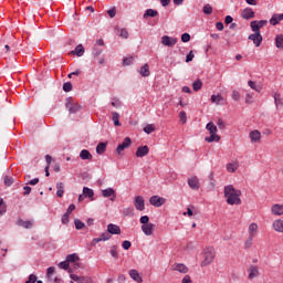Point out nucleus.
I'll return each mask as SVG.
<instances>
[{
    "mask_svg": "<svg viewBox=\"0 0 283 283\" xmlns=\"http://www.w3.org/2000/svg\"><path fill=\"white\" fill-rule=\"evenodd\" d=\"M223 193L224 198H227L228 205H242V199H240V196H242V191L235 189L233 185L226 186Z\"/></svg>",
    "mask_w": 283,
    "mask_h": 283,
    "instance_id": "obj_1",
    "label": "nucleus"
},
{
    "mask_svg": "<svg viewBox=\"0 0 283 283\" xmlns=\"http://www.w3.org/2000/svg\"><path fill=\"white\" fill-rule=\"evenodd\" d=\"M214 259L216 250H213V248H206L203 250V261L201 262V266H209Z\"/></svg>",
    "mask_w": 283,
    "mask_h": 283,
    "instance_id": "obj_2",
    "label": "nucleus"
},
{
    "mask_svg": "<svg viewBox=\"0 0 283 283\" xmlns=\"http://www.w3.org/2000/svg\"><path fill=\"white\" fill-rule=\"evenodd\" d=\"M65 107L70 114H78V111L82 109L78 103L72 102V97L65 99Z\"/></svg>",
    "mask_w": 283,
    "mask_h": 283,
    "instance_id": "obj_3",
    "label": "nucleus"
},
{
    "mask_svg": "<svg viewBox=\"0 0 283 283\" xmlns=\"http://www.w3.org/2000/svg\"><path fill=\"white\" fill-rule=\"evenodd\" d=\"M248 39L249 41H253L255 48H260V45H262L263 38L262 33L259 31H254V33L250 34Z\"/></svg>",
    "mask_w": 283,
    "mask_h": 283,
    "instance_id": "obj_4",
    "label": "nucleus"
},
{
    "mask_svg": "<svg viewBox=\"0 0 283 283\" xmlns=\"http://www.w3.org/2000/svg\"><path fill=\"white\" fill-rule=\"evenodd\" d=\"M129 147H132V138L125 137L123 143L117 146L116 153L120 155L123 151H125V149H129Z\"/></svg>",
    "mask_w": 283,
    "mask_h": 283,
    "instance_id": "obj_5",
    "label": "nucleus"
},
{
    "mask_svg": "<svg viewBox=\"0 0 283 283\" xmlns=\"http://www.w3.org/2000/svg\"><path fill=\"white\" fill-rule=\"evenodd\" d=\"M161 43L163 45H166V48H174L178 43V38H171L169 35H163L161 36Z\"/></svg>",
    "mask_w": 283,
    "mask_h": 283,
    "instance_id": "obj_6",
    "label": "nucleus"
},
{
    "mask_svg": "<svg viewBox=\"0 0 283 283\" xmlns=\"http://www.w3.org/2000/svg\"><path fill=\"white\" fill-rule=\"evenodd\" d=\"M266 23H269V21H266V20H260V21L254 20V21H252L251 24H250L252 32H260V29L264 28V25H266Z\"/></svg>",
    "mask_w": 283,
    "mask_h": 283,
    "instance_id": "obj_7",
    "label": "nucleus"
},
{
    "mask_svg": "<svg viewBox=\"0 0 283 283\" xmlns=\"http://www.w3.org/2000/svg\"><path fill=\"white\" fill-rule=\"evenodd\" d=\"M248 273L249 280H255L256 277H260V268H258V265H250Z\"/></svg>",
    "mask_w": 283,
    "mask_h": 283,
    "instance_id": "obj_8",
    "label": "nucleus"
},
{
    "mask_svg": "<svg viewBox=\"0 0 283 283\" xmlns=\"http://www.w3.org/2000/svg\"><path fill=\"white\" fill-rule=\"evenodd\" d=\"M103 198H111L112 202L116 200V190L114 188H106L102 190Z\"/></svg>",
    "mask_w": 283,
    "mask_h": 283,
    "instance_id": "obj_9",
    "label": "nucleus"
},
{
    "mask_svg": "<svg viewBox=\"0 0 283 283\" xmlns=\"http://www.w3.org/2000/svg\"><path fill=\"white\" fill-rule=\"evenodd\" d=\"M137 211H145V199L142 196H136L134 200Z\"/></svg>",
    "mask_w": 283,
    "mask_h": 283,
    "instance_id": "obj_10",
    "label": "nucleus"
},
{
    "mask_svg": "<svg viewBox=\"0 0 283 283\" xmlns=\"http://www.w3.org/2000/svg\"><path fill=\"white\" fill-rule=\"evenodd\" d=\"M149 202L153 205V207H163V205L166 202V199L163 197L153 196L150 197Z\"/></svg>",
    "mask_w": 283,
    "mask_h": 283,
    "instance_id": "obj_11",
    "label": "nucleus"
},
{
    "mask_svg": "<svg viewBox=\"0 0 283 283\" xmlns=\"http://www.w3.org/2000/svg\"><path fill=\"white\" fill-rule=\"evenodd\" d=\"M241 17L245 21H249L250 19H255V12L251 8H245L243 9Z\"/></svg>",
    "mask_w": 283,
    "mask_h": 283,
    "instance_id": "obj_12",
    "label": "nucleus"
},
{
    "mask_svg": "<svg viewBox=\"0 0 283 283\" xmlns=\"http://www.w3.org/2000/svg\"><path fill=\"white\" fill-rule=\"evenodd\" d=\"M188 186L190 189H193L195 191H198L200 189V179L198 177H191L188 179Z\"/></svg>",
    "mask_w": 283,
    "mask_h": 283,
    "instance_id": "obj_13",
    "label": "nucleus"
},
{
    "mask_svg": "<svg viewBox=\"0 0 283 283\" xmlns=\"http://www.w3.org/2000/svg\"><path fill=\"white\" fill-rule=\"evenodd\" d=\"M107 232L109 233V235H120V227L114 223H109L107 226Z\"/></svg>",
    "mask_w": 283,
    "mask_h": 283,
    "instance_id": "obj_14",
    "label": "nucleus"
},
{
    "mask_svg": "<svg viewBox=\"0 0 283 283\" xmlns=\"http://www.w3.org/2000/svg\"><path fill=\"white\" fill-rule=\"evenodd\" d=\"M149 154V146H139L136 150L137 158H145Z\"/></svg>",
    "mask_w": 283,
    "mask_h": 283,
    "instance_id": "obj_15",
    "label": "nucleus"
},
{
    "mask_svg": "<svg viewBox=\"0 0 283 283\" xmlns=\"http://www.w3.org/2000/svg\"><path fill=\"white\" fill-rule=\"evenodd\" d=\"M271 213L272 216H283V205L274 203L271 207Z\"/></svg>",
    "mask_w": 283,
    "mask_h": 283,
    "instance_id": "obj_16",
    "label": "nucleus"
},
{
    "mask_svg": "<svg viewBox=\"0 0 283 283\" xmlns=\"http://www.w3.org/2000/svg\"><path fill=\"white\" fill-rule=\"evenodd\" d=\"M142 231L145 235H154V223L142 224Z\"/></svg>",
    "mask_w": 283,
    "mask_h": 283,
    "instance_id": "obj_17",
    "label": "nucleus"
},
{
    "mask_svg": "<svg viewBox=\"0 0 283 283\" xmlns=\"http://www.w3.org/2000/svg\"><path fill=\"white\" fill-rule=\"evenodd\" d=\"M272 227L276 233H283V220L276 219L273 221Z\"/></svg>",
    "mask_w": 283,
    "mask_h": 283,
    "instance_id": "obj_18",
    "label": "nucleus"
},
{
    "mask_svg": "<svg viewBox=\"0 0 283 283\" xmlns=\"http://www.w3.org/2000/svg\"><path fill=\"white\" fill-rule=\"evenodd\" d=\"M174 271H178V273L187 274L189 273V268H187L185 263H177L174 265Z\"/></svg>",
    "mask_w": 283,
    "mask_h": 283,
    "instance_id": "obj_19",
    "label": "nucleus"
},
{
    "mask_svg": "<svg viewBox=\"0 0 283 283\" xmlns=\"http://www.w3.org/2000/svg\"><path fill=\"white\" fill-rule=\"evenodd\" d=\"M280 21H283V13H274L270 19V24L277 25Z\"/></svg>",
    "mask_w": 283,
    "mask_h": 283,
    "instance_id": "obj_20",
    "label": "nucleus"
},
{
    "mask_svg": "<svg viewBox=\"0 0 283 283\" xmlns=\"http://www.w3.org/2000/svg\"><path fill=\"white\" fill-rule=\"evenodd\" d=\"M138 74H140V76H143L144 78H147V76H149V74H151V72L149 71V64H144L138 70Z\"/></svg>",
    "mask_w": 283,
    "mask_h": 283,
    "instance_id": "obj_21",
    "label": "nucleus"
},
{
    "mask_svg": "<svg viewBox=\"0 0 283 283\" xmlns=\"http://www.w3.org/2000/svg\"><path fill=\"white\" fill-rule=\"evenodd\" d=\"M129 275L134 282L143 283V276H140V273H138L137 270H130Z\"/></svg>",
    "mask_w": 283,
    "mask_h": 283,
    "instance_id": "obj_22",
    "label": "nucleus"
},
{
    "mask_svg": "<svg viewBox=\"0 0 283 283\" xmlns=\"http://www.w3.org/2000/svg\"><path fill=\"white\" fill-rule=\"evenodd\" d=\"M261 138H262V134H260V130L250 132L251 143H258Z\"/></svg>",
    "mask_w": 283,
    "mask_h": 283,
    "instance_id": "obj_23",
    "label": "nucleus"
},
{
    "mask_svg": "<svg viewBox=\"0 0 283 283\" xmlns=\"http://www.w3.org/2000/svg\"><path fill=\"white\" fill-rule=\"evenodd\" d=\"M239 167H240V164L238 161H232L227 165V170L229 171V174H235Z\"/></svg>",
    "mask_w": 283,
    "mask_h": 283,
    "instance_id": "obj_24",
    "label": "nucleus"
},
{
    "mask_svg": "<svg viewBox=\"0 0 283 283\" xmlns=\"http://www.w3.org/2000/svg\"><path fill=\"white\" fill-rule=\"evenodd\" d=\"M149 17L154 19V17H158V12L154 9H147L143 14V19H149Z\"/></svg>",
    "mask_w": 283,
    "mask_h": 283,
    "instance_id": "obj_25",
    "label": "nucleus"
},
{
    "mask_svg": "<svg viewBox=\"0 0 283 283\" xmlns=\"http://www.w3.org/2000/svg\"><path fill=\"white\" fill-rule=\"evenodd\" d=\"M107 150V143H99L96 146V154L103 156V153Z\"/></svg>",
    "mask_w": 283,
    "mask_h": 283,
    "instance_id": "obj_26",
    "label": "nucleus"
},
{
    "mask_svg": "<svg viewBox=\"0 0 283 283\" xmlns=\"http://www.w3.org/2000/svg\"><path fill=\"white\" fill-rule=\"evenodd\" d=\"M56 197L57 198H63V193H65V185L63 182H57L56 184Z\"/></svg>",
    "mask_w": 283,
    "mask_h": 283,
    "instance_id": "obj_27",
    "label": "nucleus"
},
{
    "mask_svg": "<svg viewBox=\"0 0 283 283\" xmlns=\"http://www.w3.org/2000/svg\"><path fill=\"white\" fill-rule=\"evenodd\" d=\"M80 158L81 160H92V153L87 149H83L80 153Z\"/></svg>",
    "mask_w": 283,
    "mask_h": 283,
    "instance_id": "obj_28",
    "label": "nucleus"
},
{
    "mask_svg": "<svg viewBox=\"0 0 283 283\" xmlns=\"http://www.w3.org/2000/svg\"><path fill=\"white\" fill-rule=\"evenodd\" d=\"M112 120H113L115 127H120V114H118V112L112 113Z\"/></svg>",
    "mask_w": 283,
    "mask_h": 283,
    "instance_id": "obj_29",
    "label": "nucleus"
},
{
    "mask_svg": "<svg viewBox=\"0 0 283 283\" xmlns=\"http://www.w3.org/2000/svg\"><path fill=\"white\" fill-rule=\"evenodd\" d=\"M83 196H84V198H90L91 200H94V190L91 188L84 187Z\"/></svg>",
    "mask_w": 283,
    "mask_h": 283,
    "instance_id": "obj_30",
    "label": "nucleus"
},
{
    "mask_svg": "<svg viewBox=\"0 0 283 283\" xmlns=\"http://www.w3.org/2000/svg\"><path fill=\"white\" fill-rule=\"evenodd\" d=\"M72 54H75V56H83L85 54V48H83V44H78L74 51H72Z\"/></svg>",
    "mask_w": 283,
    "mask_h": 283,
    "instance_id": "obj_31",
    "label": "nucleus"
},
{
    "mask_svg": "<svg viewBox=\"0 0 283 283\" xmlns=\"http://www.w3.org/2000/svg\"><path fill=\"white\" fill-rule=\"evenodd\" d=\"M255 233H258V223H251L249 226V237L255 238Z\"/></svg>",
    "mask_w": 283,
    "mask_h": 283,
    "instance_id": "obj_32",
    "label": "nucleus"
},
{
    "mask_svg": "<svg viewBox=\"0 0 283 283\" xmlns=\"http://www.w3.org/2000/svg\"><path fill=\"white\" fill-rule=\"evenodd\" d=\"M8 212V205L3 200V198H0V216H6Z\"/></svg>",
    "mask_w": 283,
    "mask_h": 283,
    "instance_id": "obj_33",
    "label": "nucleus"
},
{
    "mask_svg": "<svg viewBox=\"0 0 283 283\" xmlns=\"http://www.w3.org/2000/svg\"><path fill=\"white\" fill-rule=\"evenodd\" d=\"M275 46L279 50H283V34H279L275 36Z\"/></svg>",
    "mask_w": 283,
    "mask_h": 283,
    "instance_id": "obj_34",
    "label": "nucleus"
},
{
    "mask_svg": "<svg viewBox=\"0 0 283 283\" xmlns=\"http://www.w3.org/2000/svg\"><path fill=\"white\" fill-rule=\"evenodd\" d=\"M273 98H274V104H275V107H282L283 105V102H282V97L279 93H274L273 95Z\"/></svg>",
    "mask_w": 283,
    "mask_h": 283,
    "instance_id": "obj_35",
    "label": "nucleus"
},
{
    "mask_svg": "<svg viewBox=\"0 0 283 283\" xmlns=\"http://www.w3.org/2000/svg\"><path fill=\"white\" fill-rule=\"evenodd\" d=\"M112 107H115L116 109H120L123 107V102L118 99V97H113L111 102Z\"/></svg>",
    "mask_w": 283,
    "mask_h": 283,
    "instance_id": "obj_36",
    "label": "nucleus"
},
{
    "mask_svg": "<svg viewBox=\"0 0 283 283\" xmlns=\"http://www.w3.org/2000/svg\"><path fill=\"white\" fill-rule=\"evenodd\" d=\"M207 143H220V136L218 134H211V136L206 137Z\"/></svg>",
    "mask_w": 283,
    "mask_h": 283,
    "instance_id": "obj_37",
    "label": "nucleus"
},
{
    "mask_svg": "<svg viewBox=\"0 0 283 283\" xmlns=\"http://www.w3.org/2000/svg\"><path fill=\"white\" fill-rule=\"evenodd\" d=\"M206 129L210 132V134H217L218 133V126L213 124V122H210L207 124Z\"/></svg>",
    "mask_w": 283,
    "mask_h": 283,
    "instance_id": "obj_38",
    "label": "nucleus"
},
{
    "mask_svg": "<svg viewBox=\"0 0 283 283\" xmlns=\"http://www.w3.org/2000/svg\"><path fill=\"white\" fill-rule=\"evenodd\" d=\"M3 182L7 187H12V185H14V178H12L8 175H4L3 176Z\"/></svg>",
    "mask_w": 283,
    "mask_h": 283,
    "instance_id": "obj_39",
    "label": "nucleus"
},
{
    "mask_svg": "<svg viewBox=\"0 0 283 283\" xmlns=\"http://www.w3.org/2000/svg\"><path fill=\"white\" fill-rule=\"evenodd\" d=\"M19 227H23V229H31L32 222L31 221H23L22 219L18 220Z\"/></svg>",
    "mask_w": 283,
    "mask_h": 283,
    "instance_id": "obj_40",
    "label": "nucleus"
},
{
    "mask_svg": "<svg viewBox=\"0 0 283 283\" xmlns=\"http://www.w3.org/2000/svg\"><path fill=\"white\" fill-rule=\"evenodd\" d=\"M192 90H193L195 92H200V90H202V81L196 80V81L192 83Z\"/></svg>",
    "mask_w": 283,
    "mask_h": 283,
    "instance_id": "obj_41",
    "label": "nucleus"
},
{
    "mask_svg": "<svg viewBox=\"0 0 283 283\" xmlns=\"http://www.w3.org/2000/svg\"><path fill=\"white\" fill-rule=\"evenodd\" d=\"M99 240L102 242H107V240H112V234L109 232L105 231L99 234Z\"/></svg>",
    "mask_w": 283,
    "mask_h": 283,
    "instance_id": "obj_42",
    "label": "nucleus"
},
{
    "mask_svg": "<svg viewBox=\"0 0 283 283\" xmlns=\"http://www.w3.org/2000/svg\"><path fill=\"white\" fill-rule=\"evenodd\" d=\"M66 261L69 264L72 262H78V254L73 253V254L66 255Z\"/></svg>",
    "mask_w": 283,
    "mask_h": 283,
    "instance_id": "obj_43",
    "label": "nucleus"
},
{
    "mask_svg": "<svg viewBox=\"0 0 283 283\" xmlns=\"http://www.w3.org/2000/svg\"><path fill=\"white\" fill-rule=\"evenodd\" d=\"M202 12L203 14H213V7H211V4H205Z\"/></svg>",
    "mask_w": 283,
    "mask_h": 283,
    "instance_id": "obj_44",
    "label": "nucleus"
},
{
    "mask_svg": "<svg viewBox=\"0 0 283 283\" xmlns=\"http://www.w3.org/2000/svg\"><path fill=\"white\" fill-rule=\"evenodd\" d=\"M103 54V49L98 48V46H94L93 49V57L97 59V56H101Z\"/></svg>",
    "mask_w": 283,
    "mask_h": 283,
    "instance_id": "obj_45",
    "label": "nucleus"
},
{
    "mask_svg": "<svg viewBox=\"0 0 283 283\" xmlns=\"http://www.w3.org/2000/svg\"><path fill=\"white\" fill-rule=\"evenodd\" d=\"M74 224H75V229L77 231H81V229L85 228V223L83 221H81L80 219H75Z\"/></svg>",
    "mask_w": 283,
    "mask_h": 283,
    "instance_id": "obj_46",
    "label": "nucleus"
},
{
    "mask_svg": "<svg viewBox=\"0 0 283 283\" xmlns=\"http://www.w3.org/2000/svg\"><path fill=\"white\" fill-rule=\"evenodd\" d=\"M145 134H153V132H156V127H154V124H148L144 127Z\"/></svg>",
    "mask_w": 283,
    "mask_h": 283,
    "instance_id": "obj_47",
    "label": "nucleus"
},
{
    "mask_svg": "<svg viewBox=\"0 0 283 283\" xmlns=\"http://www.w3.org/2000/svg\"><path fill=\"white\" fill-rule=\"evenodd\" d=\"M109 253H111L112 258H114V260H118V250H117L116 245H113L111 248Z\"/></svg>",
    "mask_w": 283,
    "mask_h": 283,
    "instance_id": "obj_48",
    "label": "nucleus"
},
{
    "mask_svg": "<svg viewBox=\"0 0 283 283\" xmlns=\"http://www.w3.org/2000/svg\"><path fill=\"white\" fill-rule=\"evenodd\" d=\"M59 269H62L63 271H67L70 269V263L65 260L59 263Z\"/></svg>",
    "mask_w": 283,
    "mask_h": 283,
    "instance_id": "obj_49",
    "label": "nucleus"
},
{
    "mask_svg": "<svg viewBox=\"0 0 283 283\" xmlns=\"http://www.w3.org/2000/svg\"><path fill=\"white\" fill-rule=\"evenodd\" d=\"M122 247L124 251H129V249H132V241L129 240L123 241Z\"/></svg>",
    "mask_w": 283,
    "mask_h": 283,
    "instance_id": "obj_50",
    "label": "nucleus"
},
{
    "mask_svg": "<svg viewBox=\"0 0 283 283\" xmlns=\"http://www.w3.org/2000/svg\"><path fill=\"white\" fill-rule=\"evenodd\" d=\"M212 103H216V105H220V101H222V96L220 95H211Z\"/></svg>",
    "mask_w": 283,
    "mask_h": 283,
    "instance_id": "obj_51",
    "label": "nucleus"
},
{
    "mask_svg": "<svg viewBox=\"0 0 283 283\" xmlns=\"http://www.w3.org/2000/svg\"><path fill=\"white\" fill-rule=\"evenodd\" d=\"M253 238L254 237H249L248 240L244 242L245 249H251V247H253Z\"/></svg>",
    "mask_w": 283,
    "mask_h": 283,
    "instance_id": "obj_52",
    "label": "nucleus"
},
{
    "mask_svg": "<svg viewBox=\"0 0 283 283\" xmlns=\"http://www.w3.org/2000/svg\"><path fill=\"white\" fill-rule=\"evenodd\" d=\"M182 43H189L191 41V35L189 33H184L181 35Z\"/></svg>",
    "mask_w": 283,
    "mask_h": 283,
    "instance_id": "obj_53",
    "label": "nucleus"
},
{
    "mask_svg": "<svg viewBox=\"0 0 283 283\" xmlns=\"http://www.w3.org/2000/svg\"><path fill=\"white\" fill-rule=\"evenodd\" d=\"M179 118H180L182 125H185V123H187V113L185 111H181L179 113Z\"/></svg>",
    "mask_w": 283,
    "mask_h": 283,
    "instance_id": "obj_54",
    "label": "nucleus"
},
{
    "mask_svg": "<svg viewBox=\"0 0 283 283\" xmlns=\"http://www.w3.org/2000/svg\"><path fill=\"white\" fill-rule=\"evenodd\" d=\"M63 92H72V82H66L63 84Z\"/></svg>",
    "mask_w": 283,
    "mask_h": 283,
    "instance_id": "obj_55",
    "label": "nucleus"
},
{
    "mask_svg": "<svg viewBox=\"0 0 283 283\" xmlns=\"http://www.w3.org/2000/svg\"><path fill=\"white\" fill-rule=\"evenodd\" d=\"M195 54H193V51H190L187 56H186V63H191V61H193L195 59Z\"/></svg>",
    "mask_w": 283,
    "mask_h": 283,
    "instance_id": "obj_56",
    "label": "nucleus"
},
{
    "mask_svg": "<svg viewBox=\"0 0 283 283\" xmlns=\"http://www.w3.org/2000/svg\"><path fill=\"white\" fill-rule=\"evenodd\" d=\"M119 36H122V39H129V32L127 31V29H122Z\"/></svg>",
    "mask_w": 283,
    "mask_h": 283,
    "instance_id": "obj_57",
    "label": "nucleus"
},
{
    "mask_svg": "<svg viewBox=\"0 0 283 283\" xmlns=\"http://www.w3.org/2000/svg\"><path fill=\"white\" fill-rule=\"evenodd\" d=\"M36 275L35 274H30L29 279L24 283H36Z\"/></svg>",
    "mask_w": 283,
    "mask_h": 283,
    "instance_id": "obj_58",
    "label": "nucleus"
},
{
    "mask_svg": "<svg viewBox=\"0 0 283 283\" xmlns=\"http://www.w3.org/2000/svg\"><path fill=\"white\" fill-rule=\"evenodd\" d=\"M139 222L140 224H149V216H142Z\"/></svg>",
    "mask_w": 283,
    "mask_h": 283,
    "instance_id": "obj_59",
    "label": "nucleus"
},
{
    "mask_svg": "<svg viewBox=\"0 0 283 283\" xmlns=\"http://www.w3.org/2000/svg\"><path fill=\"white\" fill-rule=\"evenodd\" d=\"M132 63H134L133 57H124L123 59V65H132Z\"/></svg>",
    "mask_w": 283,
    "mask_h": 283,
    "instance_id": "obj_60",
    "label": "nucleus"
},
{
    "mask_svg": "<svg viewBox=\"0 0 283 283\" xmlns=\"http://www.w3.org/2000/svg\"><path fill=\"white\" fill-rule=\"evenodd\" d=\"M232 101H235V102L240 101V92L238 91L232 92Z\"/></svg>",
    "mask_w": 283,
    "mask_h": 283,
    "instance_id": "obj_61",
    "label": "nucleus"
},
{
    "mask_svg": "<svg viewBox=\"0 0 283 283\" xmlns=\"http://www.w3.org/2000/svg\"><path fill=\"white\" fill-rule=\"evenodd\" d=\"M124 216H134V210L132 208H126L123 210Z\"/></svg>",
    "mask_w": 283,
    "mask_h": 283,
    "instance_id": "obj_62",
    "label": "nucleus"
},
{
    "mask_svg": "<svg viewBox=\"0 0 283 283\" xmlns=\"http://www.w3.org/2000/svg\"><path fill=\"white\" fill-rule=\"evenodd\" d=\"M108 17H111V19H114V17H116V8H112L107 11Z\"/></svg>",
    "mask_w": 283,
    "mask_h": 283,
    "instance_id": "obj_63",
    "label": "nucleus"
},
{
    "mask_svg": "<svg viewBox=\"0 0 283 283\" xmlns=\"http://www.w3.org/2000/svg\"><path fill=\"white\" fill-rule=\"evenodd\" d=\"M181 283H191V276L189 274L185 275Z\"/></svg>",
    "mask_w": 283,
    "mask_h": 283,
    "instance_id": "obj_64",
    "label": "nucleus"
}]
</instances>
